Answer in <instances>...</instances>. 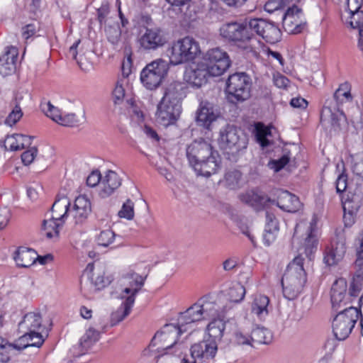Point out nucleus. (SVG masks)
Returning a JSON list of instances; mask_svg holds the SVG:
<instances>
[{"mask_svg":"<svg viewBox=\"0 0 363 363\" xmlns=\"http://www.w3.org/2000/svg\"><path fill=\"white\" fill-rule=\"evenodd\" d=\"M226 301L223 294L201 297L186 311L180 313L182 325H188L192 329L196 322L223 316L228 311Z\"/></svg>","mask_w":363,"mask_h":363,"instance_id":"nucleus-1","label":"nucleus"},{"mask_svg":"<svg viewBox=\"0 0 363 363\" xmlns=\"http://www.w3.org/2000/svg\"><path fill=\"white\" fill-rule=\"evenodd\" d=\"M182 86L172 83L166 89L164 96L157 106V121L163 126L174 124L179 117L182 110Z\"/></svg>","mask_w":363,"mask_h":363,"instance_id":"nucleus-2","label":"nucleus"},{"mask_svg":"<svg viewBox=\"0 0 363 363\" xmlns=\"http://www.w3.org/2000/svg\"><path fill=\"white\" fill-rule=\"evenodd\" d=\"M303 261L301 255L296 256L289 264L282 277L283 294L289 300L295 299L301 294L306 281Z\"/></svg>","mask_w":363,"mask_h":363,"instance_id":"nucleus-3","label":"nucleus"},{"mask_svg":"<svg viewBox=\"0 0 363 363\" xmlns=\"http://www.w3.org/2000/svg\"><path fill=\"white\" fill-rule=\"evenodd\" d=\"M166 52L169 65L175 66L194 60L201 53V50L196 40L191 37H185L173 42Z\"/></svg>","mask_w":363,"mask_h":363,"instance_id":"nucleus-4","label":"nucleus"},{"mask_svg":"<svg viewBox=\"0 0 363 363\" xmlns=\"http://www.w3.org/2000/svg\"><path fill=\"white\" fill-rule=\"evenodd\" d=\"M251 81L244 72L229 76L226 82L227 99L232 104L243 102L250 96Z\"/></svg>","mask_w":363,"mask_h":363,"instance_id":"nucleus-5","label":"nucleus"},{"mask_svg":"<svg viewBox=\"0 0 363 363\" xmlns=\"http://www.w3.org/2000/svg\"><path fill=\"white\" fill-rule=\"evenodd\" d=\"M189 329L191 328L188 325H182L179 315L177 325L174 324L165 325L160 331L155 335L150 346L157 347V350L158 352L170 349L177 343L179 335Z\"/></svg>","mask_w":363,"mask_h":363,"instance_id":"nucleus-6","label":"nucleus"},{"mask_svg":"<svg viewBox=\"0 0 363 363\" xmlns=\"http://www.w3.org/2000/svg\"><path fill=\"white\" fill-rule=\"evenodd\" d=\"M359 315L356 307L350 306L339 312L333 321V332L339 340H345L351 333Z\"/></svg>","mask_w":363,"mask_h":363,"instance_id":"nucleus-7","label":"nucleus"},{"mask_svg":"<svg viewBox=\"0 0 363 363\" xmlns=\"http://www.w3.org/2000/svg\"><path fill=\"white\" fill-rule=\"evenodd\" d=\"M169 68V63L163 59L149 63L141 72V82L147 89H156L167 76Z\"/></svg>","mask_w":363,"mask_h":363,"instance_id":"nucleus-8","label":"nucleus"},{"mask_svg":"<svg viewBox=\"0 0 363 363\" xmlns=\"http://www.w3.org/2000/svg\"><path fill=\"white\" fill-rule=\"evenodd\" d=\"M250 24L251 18L227 23L220 27V34L229 41L247 43L252 38Z\"/></svg>","mask_w":363,"mask_h":363,"instance_id":"nucleus-9","label":"nucleus"},{"mask_svg":"<svg viewBox=\"0 0 363 363\" xmlns=\"http://www.w3.org/2000/svg\"><path fill=\"white\" fill-rule=\"evenodd\" d=\"M218 144L222 149L230 150L238 152L245 149L247 139L242 131L236 127L227 125L219 133Z\"/></svg>","mask_w":363,"mask_h":363,"instance_id":"nucleus-10","label":"nucleus"},{"mask_svg":"<svg viewBox=\"0 0 363 363\" xmlns=\"http://www.w3.org/2000/svg\"><path fill=\"white\" fill-rule=\"evenodd\" d=\"M201 61L206 65L212 77L220 76L230 66V60L227 52L218 48L208 50Z\"/></svg>","mask_w":363,"mask_h":363,"instance_id":"nucleus-11","label":"nucleus"},{"mask_svg":"<svg viewBox=\"0 0 363 363\" xmlns=\"http://www.w3.org/2000/svg\"><path fill=\"white\" fill-rule=\"evenodd\" d=\"M315 225L316 223L314 220L308 223L302 221L298 223L295 228L293 243L296 242V236L301 234L303 231H306L305 234L306 236L304 238V242L298 249V255H301V257H303L302 254L304 253L306 256L311 259V255L317 249L318 240L314 234Z\"/></svg>","mask_w":363,"mask_h":363,"instance_id":"nucleus-12","label":"nucleus"},{"mask_svg":"<svg viewBox=\"0 0 363 363\" xmlns=\"http://www.w3.org/2000/svg\"><path fill=\"white\" fill-rule=\"evenodd\" d=\"M250 27L252 31V38L257 34L272 44L281 39V30L271 21L262 18H251Z\"/></svg>","mask_w":363,"mask_h":363,"instance_id":"nucleus-13","label":"nucleus"},{"mask_svg":"<svg viewBox=\"0 0 363 363\" xmlns=\"http://www.w3.org/2000/svg\"><path fill=\"white\" fill-rule=\"evenodd\" d=\"M42 316L40 313L30 312L26 314L18 324L19 333H28L35 337L37 345H42L45 341L41 333Z\"/></svg>","mask_w":363,"mask_h":363,"instance_id":"nucleus-14","label":"nucleus"},{"mask_svg":"<svg viewBox=\"0 0 363 363\" xmlns=\"http://www.w3.org/2000/svg\"><path fill=\"white\" fill-rule=\"evenodd\" d=\"M216 152V151L213 150L211 145L203 140H195L186 148V157L191 166Z\"/></svg>","mask_w":363,"mask_h":363,"instance_id":"nucleus-15","label":"nucleus"},{"mask_svg":"<svg viewBox=\"0 0 363 363\" xmlns=\"http://www.w3.org/2000/svg\"><path fill=\"white\" fill-rule=\"evenodd\" d=\"M282 21L284 29L291 33L301 32L306 24L302 10L295 5L287 9L283 16Z\"/></svg>","mask_w":363,"mask_h":363,"instance_id":"nucleus-16","label":"nucleus"},{"mask_svg":"<svg viewBox=\"0 0 363 363\" xmlns=\"http://www.w3.org/2000/svg\"><path fill=\"white\" fill-rule=\"evenodd\" d=\"M219 116L220 112L213 104L207 101L200 103L196 113V120L199 125L207 129H210L211 124L215 122Z\"/></svg>","mask_w":363,"mask_h":363,"instance_id":"nucleus-17","label":"nucleus"},{"mask_svg":"<svg viewBox=\"0 0 363 363\" xmlns=\"http://www.w3.org/2000/svg\"><path fill=\"white\" fill-rule=\"evenodd\" d=\"M209 76L211 75L206 68V65L201 60L185 71L184 79L194 86L201 87L206 83Z\"/></svg>","mask_w":363,"mask_h":363,"instance_id":"nucleus-18","label":"nucleus"},{"mask_svg":"<svg viewBox=\"0 0 363 363\" xmlns=\"http://www.w3.org/2000/svg\"><path fill=\"white\" fill-rule=\"evenodd\" d=\"M141 46L145 50H155L163 46L167 39L159 28H147L140 40Z\"/></svg>","mask_w":363,"mask_h":363,"instance_id":"nucleus-19","label":"nucleus"},{"mask_svg":"<svg viewBox=\"0 0 363 363\" xmlns=\"http://www.w3.org/2000/svg\"><path fill=\"white\" fill-rule=\"evenodd\" d=\"M218 347L215 343L203 341L194 344L191 348V360L184 358L182 363H196V358H213L216 354Z\"/></svg>","mask_w":363,"mask_h":363,"instance_id":"nucleus-20","label":"nucleus"},{"mask_svg":"<svg viewBox=\"0 0 363 363\" xmlns=\"http://www.w3.org/2000/svg\"><path fill=\"white\" fill-rule=\"evenodd\" d=\"M33 139V137L23 134L15 133L8 135L4 144L0 143V153L6 150L17 151L30 147Z\"/></svg>","mask_w":363,"mask_h":363,"instance_id":"nucleus-21","label":"nucleus"},{"mask_svg":"<svg viewBox=\"0 0 363 363\" xmlns=\"http://www.w3.org/2000/svg\"><path fill=\"white\" fill-rule=\"evenodd\" d=\"M18 52L16 48H7L0 56V74L6 77L13 74L16 69Z\"/></svg>","mask_w":363,"mask_h":363,"instance_id":"nucleus-22","label":"nucleus"},{"mask_svg":"<svg viewBox=\"0 0 363 363\" xmlns=\"http://www.w3.org/2000/svg\"><path fill=\"white\" fill-rule=\"evenodd\" d=\"M127 286L123 289L120 294V298L127 301L132 298L133 304L135 302V295L140 291L144 285L145 277H143L138 274H131L127 277Z\"/></svg>","mask_w":363,"mask_h":363,"instance_id":"nucleus-23","label":"nucleus"},{"mask_svg":"<svg viewBox=\"0 0 363 363\" xmlns=\"http://www.w3.org/2000/svg\"><path fill=\"white\" fill-rule=\"evenodd\" d=\"M277 201L274 203L278 207L287 212H296L301 207V203L297 196L288 191L277 190Z\"/></svg>","mask_w":363,"mask_h":363,"instance_id":"nucleus-24","label":"nucleus"},{"mask_svg":"<svg viewBox=\"0 0 363 363\" xmlns=\"http://www.w3.org/2000/svg\"><path fill=\"white\" fill-rule=\"evenodd\" d=\"M121 184V180L118 174L112 170H108L101 179L99 195L101 198L111 196Z\"/></svg>","mask_w":363,"mask_h":363,"instance_id":"nucleus-25","label":"nucleus"},{"mask_svg":"<svg viewBox=\"0 0 363 363\" xmlns=\"http://www.w3.org/2000/svg\"><path fill=\"white\" fill-rule=\"evenodd\" d=\"M91 211V205L89 199L85 195H80L76 198L72 210L70 211L76 223L84 221Z\"/></svg>","mask_w":363,"mask_h":363,"instance_id":"nucleus-26","label":"nucleus"},{"mask_svg":"<svg viewBox=\"0 0 363 363\" xmlns=\"http://www.w3.org/2000/svg\"><path fill=\"white\" fill-rule=\"evenodd\" d=\"M347 281L343 278L337 279L333 283L331 292V303L334 310H338L341 305H345V296L347 291Z\"/></svg>","mask_w":363,"mask_h":363,"instance_id":"nucleus-27","label":"nucleus"},{"mask_svg":"<svg viewBox=\"0 0 363 363\" xmlns=\"http://www.w3.org/2000/svg\"><path fill=\"white\" fill-rule=\"evenodd\" d=\"M192 167L198 174L206 177L216 174L219 169L217 152Z\"/></svg>","mask_w":363,"mask_h":363,"instance_id":"nucleus-28","label":"nucleus"},{"mask_svg":"<svg viewBox=\"0 0 363 363\" xmlns=\"http://www.w3.org/2000/svg\"><path fill=\"white\" fill-rule=\"evenodd\" d=\"M240 199L242 202L256 209L267 206L268 203H274V200H272L264 194L254 191H250L240 195Z\"/></svg>","mask_w":363,"mask_h":363,"instance_id":"nucleus-29","label":"nucleus"},{"mask_svg":"<svg viewBox=\"0 0 363 363\" xmlns=\"http://www.w3.org/2000/svg\"><path fill=\"white\" fill-rule=\"evenodd\" d=\"M346 252L345 243L343 240H338L332 245L330 249L324 257L325 263L328 266L337 264L343 258Z\"/></svg>","mask_w":363,"mask_h":363,"instance_id":"nucleus-30","label":"nucleus"},{"mask_svg":"<svg viewBox=\"0 0 363 363\" xmlns=\"http://www.w3.org/2000/svg\"><path fill=\"white\" fill-rule=\"evenodd\" d=\"M85 278L90 281L91 284L94 286L95 290H99L105 286V281L102 273L94 272L93 264H89L84 272L82 279L81 281L82 290L83 287H85L87 284Z\"/></svg>","mask_w":363,"mask_h":363,"instance_id":"nucleus-31","label":"nucleus"},{"mask_svg":"<svg viewBox=\"0 0 363 363\" xmlns=\"http://www.w3.org/2000/svg\"><path fill=\"white\" fill-rule=\"evenodd\" d=\"M13 259L18 267L26 268L36 262L37 254L33 249L21 247L15 252Z\"/></svg>","mask_w":363,"mask_h":363,"instance_id":"nucleus-32","label":"nucleus"},{"mask_svg":"<svg viewBox=\"0 0 363 363\" xmlns=\"http://www.w3.org/2000/svg\"><path fill=\"white\" fill-rule=\"evenodd\" d=\"M345 121V116L342 112L333 113L330 108L323 110L320 122L324 126L330 124L331 128L337 131L340 128L342 123Z\"/></svg>","mask_w":363,"mask_h":363,"instance_id":"nucleus-33","label":"nucleus"},{"mask_svg":"<svg viewBox=\"0 0 363 363\" xmlns=\"http://www.w3.org/2000/svg\"><path fill=\"white\" fill-rule=\"evenodd\" d=\"M218 318H213L206 327L208 335L211 339V343L216 345L221 341L225 329V322L220 317Z\"/></svg>","mask_w":363,"mask_h":363,"instance_id":"nucleus-34","label":"nucleus"},{"mask_svg":"<svg viewBox=\"0 0 363 363\" xmlns=\"http://www.w3.org/2000/svg\"><path fill=\"white\" fill-rule=\"evenodd\" d=\"M67 107H65V113L60 118L59 124L64 126H74L85 122V113L82 108L75 113H68Z\"/></svg>","mask_w":363,"mask_h":363,"instance_id":"nucleus-35","label":"nucleus"},{"mask_svg":"<svg viewBox=\"0 0 363 363\" xmlns=\"http://www.w3.org/2000/svg\"><path fill=\"white\" fill-rule=\"evenodd\" d=\"M69 199L66 196L57 199L52 206V218L64 221L69 212Z\"/></svg>","mask_w":363,"mask_h":363,"instance_id":"nucleus-36","label":"nucleus"},{"mask_svg":"<svg viewBox=\"0 0 363 363\" xmlns=\"http://www.w3.org/2000/svg\"><path fill=\"white\" fill-rule=\"evenodd\" d=\"M333 97L339 108L340 106L351 103L353 97L351 94V85L347 82L342 83L334 93Z\"/></svg>","mask_w":363,"mask_h":363,"instance_id":"nucleus-37","label":"nucleus"},{"mask_svg":"<svg viewBox=\"0 0 363 363\" xmlns=\"http://www.w3.org/2000/svg\"><path fill=\"white\" fill-rule=\"evenodd\" d=\"M269 299L267 296L258 294L254 298L252 303L251 311L259 318L265 317L268 315V305Z\"/></svg>","mask_w":363,"mask_h":363,"instance_id":"nucleus-38","label":"nucleus"},{"mask_svg":"<svg viewBox=\"0 0 363 363\" xmlns=\"http://www.w3.org/2000/svg\"><path fill=\"white\" fill-rule=\"evenodd\" d=\"M100 338V332L93 327H89L79 339V347L86 350L95 344Z\"/></svg>","mask_w":363,"mask_h":363,"instance_id":"nucleus-39","label":"nucleus"},{"mask_svg":"<svg viewBox=\"0 0 363 363\" xmlns=\"http://www.w3.org/2000/svg\"><path fill=\"white\" fill-rule=\"evenodd\" d=\"M22 335L16 340L14 343H9L8 342L7 347L17 350H22L28 347H40L42 345H34L36 342L35 337H33L31 334L28 333H21Z\"/></svg>","mask_w":363,"mask_h":363,"instance_id":"nucleus-40","label":"nucleus"},{"mask_svg":"<svg viewBox=\"0 0 363 363\" xmlns=\"http://www.w3.org/2000/svg\"><path fill=\"white\" fill-rule=\"evenodd\" d=\"M132 298L124 301L121 306L114 313L111 314V325H115L119 322L122 321L126 316L129 315L133 306Z\"/></svg>","mask_w":363,"mask_h":363,"instance_id":"nucleus-41","label":"nucleus"},{"mask_svg":"<svg viewBox=\"0 0 363 363\" xmlns=\"http://www.w3.org/2000/svg\"><path fill=\"white\" fill-rule=\"evenodd\" d=\"M252 344H267L270 342L272 334L264 327H256L251 332Z\"/></svg>","mask_w":363,"mask_h":363,"instance_id":"nucleus-42","label":"nucleus"},{"mask_svg":"<svg viewBox=\"0 0 363 363\" xmlns=\"http://www.w3.org/2000/svg\"><path fill=\"white\" fill-rule=\"evenodd\" d=\"M350 25L352 28L359 30V42L358 46L363 50V11H357L351 13Z\"/></svg>","mask_w":363,"mask_h":363,"instance_id":"nucleus-43","label":"nucleus"},{"mask_svg":"<svg viewBox=\"0 0 363 363\" xmlns=\"http://www.w3.org/2000/svg\"><path fill=\"white\" fill-rule=\"evenodd\" d=\"M363 197H359L357 195H352L351 199L345 201L343 205V210L345 212L344 218L347 219L346 211H348V216L352 217V214L356 213L361 204Z\"/></svg>","mask_w":363,"mask_h":363,"instance_id":"nucleus-44","label":"nucleus"},{"mask_svg":"<svg viewBox=\"0 0 363 363\" xmlns=\"http://www.w3.org/2000/svg\"><path fill=\"white\" fill-rule=\"evenodd\" d=\"M246 294L245 286L240 283H236L229 289L228 296L230 302L239 303L243 300Z\"/></svg>","mask_w":363,"mask_h":363,"instance_id":"nucleus-45","label":"nucleus"},{"mask_svg":"<svg viewBox=\"0 0 363 363\" xmlns=\"http://www.w3.org/2000/svg\"><path fill=\"white\" fill-rule=\"evenodd\" d=\"M105 30L108 41L113 45L118 44L121 35V31L118 23L111 25V21L108 22Z\"/></svg>","mask_w":363,"mask_h":363,"instance_id":"nucleus-46","label":"nucleus"},{"mask_svg":"<svg viewBox=\"0 0 363 363\" xmlns=\"http://www.w3.org/2000/svg\"><path fill=\"white\" fill-rule=\"evenodd\" d=\"M57 221L58 220L52 218L43 221V229L45 231V235L48 238L58 236L60 224Z\"/></svg>","mask_w":363,"mask_h":363,"instance_id":"nucleus-47","label":"nucleus"},{"mask_svg":"<svg viewBox=\"0 0 363 363\" xmlns=\"http://www.w3.org/2000/svg\"><path fill=\"white\" fill-rule=\"evenodd\" d=\"M65 106L61 109L54 106L50 102H48L43 106V111L47 116L50 117L52 120L59 124L60 118L62 116V113H65Z\"/></svg>","mask_w":363,"mask_h":363,"instance_id":"nucleus-48","label":"nucleus"},{"mask_svg":"<svg viewBox=\"0 0 363 363\" xmlns=\"http://www.w3.org/2000/svg\"><path fill=\"white\" fill-rule=\"evenodd\" d=\"M134 203L128 199L122 205L121 210L118 212V216L121 218H125L128 220H131L134 218Z\"/></svg>","mask_w":363,"mask_h":363,"instance_id":"nucleus-49","label":"nucleus"},{"mask_svg":"<svg viewBox=\"0 0 363 363\" xmlns=\"http://www.w3.org/2000/svg\"><path fill=\"white\" fill-rule=\"evenodd\" d=\"M255 134L257 141L262 146L266 147L269 144L267 136L270 134V131L262 123H257L255 129Z\"/></svg>","mask_w":363,"mask_h":363,"instance_id":"nucleus-50","label":"nucleus"},{"mask_svg":"<svg viewBox=\"0 0 363 363\" xmlns=\"http://www.w3.org/2000/svg\"><path fill=\"white\" fill-rule=\"evenodd\" d=\"M241 179V173L238 170L228 171L225 175V185L230 189H234L238 185Z\"/></svg>","mask_w":363,"mask_h":363,"instance_id":"nucleus-51","label":"nucleus"},{"mask_svg":"<svg viewBox=\"0 0 363 363\" xmlns=\"http://www.w3.org/2000/svg\"><path fill=\"white\" fill-rule=\"evenodd\" d=\"M116 237V235L111 229H106L99 233L97 236V242L99 245L107 247L111 245Z\"/></svg>","mask_w":363,"mask_h":363,"instance_id":"nucleus-52","label":"nucleus"},{"mask_svg":"<svg viewBox=\"0 0 363 363\" xmlns=\"http://www.w3.org/2000/svg\"><path fill=\"white\" fill-rule=\"evenodd\" d=\"M352 171L355 174L363 178V152L352 156Z\"/></svg>","mask_w":363,"mask_h":363,"instance_id":"nucleus-53","label":"nucleus"},{"mask_svg":"<svg viewBox=\"0 0 363 363\" xmlns=\"http://www.w3.org/2000/svg\"><path fill=\"white\" fill-rule=\"evenodd\" d=\"M123 79H119L116 83V86L113 90V99L114 103L120 104L123 101L125 96V89L123 88Z\"/></svg>","mask_w":363,"mask_h":363,"instance_id":"nucleus-54","label":"nucleus"},{"mask_svg":"<svg viewBox=\"0 0 363 363\" xmlns=\"http://www.w3.org/2000/svg\"><path fill=\"white\" fill-rule=\"evenodd\" d=\"M23 112L18 106H16L5 120V123L12 126L16 124L22 117Z\"/></svg>","mask_w":363,"mask_h":363,"instance_id":"nucleus-55","label":"nucleus"},{"mask_svg":"<svg viewBox=\"0 0 363 363\" xmlns=\"http://www.w3.org/2000/svg\"><path fill=\"white\" fill-rule=\"evenodd\" d=\"M266 225L265 229L269 231H278L279 230V224L278 220L276 218L274 213L266 211Z\"/></svg>","mask_w":363,"mask_h":363,"instance_id":"nucleus-56","label":"nucleus"},{"mask_svg":"<svg viewBox=\"0 0 363 363\" xmlns=\"http://www.w3.org/2000/svg\"><path fill=\"white\" fill-rule=\"evenodd\" d=\"M289 162V157L287 155H283L279 160H274L269 162L268 167L277 172L281 169Z\"/></svg>","mask_w":363,"mask_h":363,"instance_id":"nucleus-57","label":"nucleus"},{"mask_svg":"<svg viewBox=\"0 0 363 363\" xmlns=\"http://www.w3.org/2000/svg\"><path fill=\"white\" fill-rule=\"evenodd\" d=\"M38 153V149L35 146L30 147L21 155V160L25 165L31 164Z\"/></svg>","mask_w":363,"mask_h":363,"instance_id":"nucleus-58","label":"nucleus"},{"mask_svg":"<svg viewBox=\"0 0 363 363\" xmlns=\"http://www.w3.org/2000/svg\"><path fill=\"white\" fill-rule=\"evenodd\" d=\"M285 6L281 0H269L264 5L265 11L272 13Z\"/></svg>","mask_w":363,"mask_h":363,"instance_id":"nucleus-59","label":"nucleus"},{"mask_svg":"<svg viewBox=\"0 0 363 363\" xmlns=\"http://www.w3.org/2000/svg\"><path fill=\"white\" fill-rule=\"evenodd\" d=\"M101 175L99 171L95 170L93 171L86 179V184L88 186L91 187H94L96 185L99 184L101 181Z\"/></svg>","mask_w":363,"mask_h":363,"instance_id":"nucleus-60","label":"nucleus"},{"mask_svg":"<svg viewBox=\"0 0 363 363\" xmlns=\"http://www.w3.org/2000/svg\"><path fill=\"white\" fill-rule=\"evenodd\" d=\"M235 341L238 345H252L251 336H248L242 331H237L235 333Z\"/></svg>","mask_w":363,"mask_h":363,"instance_id":"nucleus-61","label":"nucleus"},{"mask_svg":"<svg viewBox=\"0 0 363 363\" xmlns=\"http://www.w3.org/2000/svg\"><path fill=\"white\" fill-rule=\"evenodd\" d=\"M273 82L276 86L281 89H286L289 83V80L279 73H276L273 75Z\"/></svg>","mask_w":363,"mask_h":363,"instance_id":"nucleus-62","label":"nucleus"},{"mask_svg":"<svg viewBox=\"0 0 363 363\" xmlns=\"http://www.w3.org/2000/svg\"><path fill=\"white\" fill-rule=\"evenodd\" d=\"M347 175L340 174L337 179L336 181V189L339 193L343 192L347 188Z\"/></svg>","mask_w":363,"mask_h":363,"instance_id":"nucleus-63","label":"nucleus"},{"mask_svg":"<svg viewBox=\"0 0 363 363\" xmlns=\"http://www.w3.org/2000/svg\"><path fill=\"white\" fill-rule=\"evenodd\" d=\"M109 11V7L107 4H103L99 9H98V18L99 20V22L101 24L103 23V22L106 25L107 21L106 19V15L108 13Z\"/></svg>","mask_w":363,"mask_h":363,"instance_id":"nucleus-64","label":"nucleus"}]
</instances>
